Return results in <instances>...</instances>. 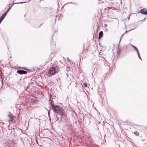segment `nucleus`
I'll use <instances>...</instances> for the list:
<instances>
[{
  "mask_svg": "<svg viewBox=\"0 0 147 147\" xmlns=\"http://www.w3.org/2000/svg\"><path fill=\"white\" fill-rule=\"evenodd\" d=\"M52 108L55 113L58 114L59 115H61L65 111L62 107H60L59 105H55L53 104Z\"/></svg>",
  "mask_w": 147,
  "mask_h": 147,
  "instance_id": "nucleus-1",
  "label": "nucleus"
},
{
  "mask_svg": "<svg viewBox=\"0 0 147 147\" xmlns=\"http://www.w3.org/2000/svg\"><path fill=\"white\" fill-rule=\"evenodd\" d=\"M59 71L58 69H57L55 67L52 66L50 67L48 73L49 74L53 76L58 73Z\"/></svg>",
  "mask_w": 147,
  "mask_h": 147,
  "instance_id": "nucleus-2",
  "label": "nucleus"
},
{
  "mask_svg": "<svg viewBox=\"0 0 147 147\" xmlns=\"http://www.w3.org/2000/svg\"><path fill=\"white\" fill-rule=\"evenodd\" d=\"M90 114H87V115H85L83 116V119L84 121H85L86 123H87L90 124Z\"/></svg>",
  "mask_w": 147,
  "mask_h": 147,
  "instance_id": "nucleus-3",
  "label": "nucleus"
},
{
  "mask_svg": "<svg viewBox=\"0 0 147 147\" xmlns=\"http://www.w3.org/2000/svg\"><path fill=\"white\" fill-rule=\"evenodd\" d=\"M61 119H63L64 120V122L67 123L69 121V120L68 117L67 116L66 113L65 111L63 113H62L61 115Z\"/></svg>",
  "mask_w": 147,
  "mask_h": 147,
  "instance_id": "nucleus-4",
  "label": "nucleus"
},
{
  "mask_svg": "<svg viewBox=\"0 0 147 147\" xmlns=\"http://www.w3.org/2000/svg\"><path fill=\"white\" fill-rule=\"evenodd\" d=\"M50 132H51V131L49 129H45L43 130L42 133H40V134L39 135L40 136V135L42 136V134L43 136H46L49 135Z\"/></svg>",
  "mask_w": 147,
  "mask_h": 147,
  "instance_id": "nucleus-5",
  "label": "nucleus"
},
{
  "mask_svg": "<svg viewBox=\"0 0 147 147\" xmlns=\"http://www.w3.org/2000/svg\"><path fill=\"white\" fill-rule=\"evenodd\" d=\"M17 73L20 75L26 74L27 73V71L24 70H18L17 71Z\"/></svg>",
  "mask_w": 147,
  "mask_h": 147,
  "instance_id": "nucleus-6",
  "label": "nucleus"
},
{
  "mask_svg": "<svg viewBox=\"0 0 147 147\" xmlns=\"http://www.w3.org/2000/svg\"><path fill=\"white\" fill-rule=\"evenodd\" d=\"M140 13L142 14L147 15V9L145 8L142 9L140 10Z\"/></svg>",
  "mask_w": 147,
  "mask_h": 147,
  "instance_id": "nucleus-7",
  "label": "nucleus"
},
{
  "mask_svg": "<svg viewBox=\"0 0 147 147\" xmlns=\"http://www.w3.org/2000/svg\"><path fill=\"white\" fill-rule=\"evenodd\" d=\"M117 50V55L119 56L120 55L121 52V48L119 46L118 47V48Z\"/></svg>",
  "mask_w": 147,
  "mask_h": 147,
  "instance_id": "nucleus-8",
  "label": "nucleus"
},
{
  "mask_svg": "<svg viewBox=\"0 0 147 147\" xmlns=\"http://www.w3.org/2000/svg\"><path fill=\"white\" fill-rule=\"evenodd\" d=\"M98 94L99 95V96H100V97L102 99V97L103 95H104L105 94V93L104 91L102 92H100V91H99L98 92Z\"/></svg>",
  "mask_w": 147,
  "mask_h": 147,
  "instance_id": "nucleus-9",
  "label": "nucleus"
},
{
  "mask_svg": "<svg viewBox=\"0 0 147 147\" xmlns=\"http://www.w3.org/2000/svg\"><path fill=\"white\" fill-rule=\"evenodd\" d=\"M9 117L10 119V121L11 122H13L14 120V118L12 115H9Z\"/></svg>",
  "mask_w": 147,
  "mask_h": 147,
  "instance_id": "nucleus-10",
  "label": "nucleus"
},
{
  "mask_svg": "<svg viewBox=\"0 0 147 147\" xmlns=\"http://www.w3.org/2000/svg\"><path fill=\"white\" fill-rule=\"evenodd\" d=\"M28 101L29 102H30L31 103H35L36 102V100L31 99V98L29 99Z\"/></svg>",
  "mask_w": 147,
  "mask_h": 147,
  "instance_id": "nucleus-11",
  "label": "nucleus"
},
{
  "mask_svg": "<svg viewBox=\"0 0 147 147\" xmlns=\"http://www.w3.org/2000/svg\"><path fill=\"white\" fill-rule=\"evenodd\" d=\"M103 35V32L102 31H100L99 34L98 38L99 39Z\"/></svg>",
  "mask_w": 147,
  "mask_h": 147,
  "instance_id": "nucleus-12",
  "label": "nucleus"
},
{
  "mask_svg": "<svg viewBox=\"0 0 147 147\" xmlns=\"http://www.w3.org/2000/svg\"><path fill=\"white\" fill-rule=\"evenodd\" d=\"M7 14H6V13H4L3 14H2L1 16V18L3 19L5 16H6Z\"/></svg>",
  "mask_w": 147,
  "mask_h": 147,
  "instance_id": "nucleus-13",
  "label": "nucleus"
},
{
  "mask_svg": "<svg viewBox=\"0 0 147 147\" xmlns=\"http://www.w3.org/2000/svg\"><path fill=\"white\" fill-rule=\"evenodd\" d=\"M35 82L32 79L30 81V82L29 83V84L31 85H33L34 84Z\"/></svg>",
  "mask_w": 147,
  "mask_h": 147,
  "instance_id": "nucleus-14",
  "label": "nucleus"
},
{
  "mask_svg": "<svg viewBox=\"0 0 147 147\" xmlns=\"http://www.w3.org/2000/svg\"><path fill=\"white\" fill-rule=\"evenodd\" d=\"M99 57H100L102 58L103 59H104L105 60V58H104V57L103 56V55L102 54H99Z\"/></svg>",
  "mask_w": 147,
  "mask_h": 147,
  "instance_id": "nucleus-15",
  "label": "nucleus"
},
{
  "mask_svg": "<svg viewBox=\"0 0 147 147\" xmlns=\"http://www.w3.org/2000/svg\"><path fill=\"white\" fill-rule=\"evenodd\" d=\"M134 134L135 135L137 136H138L139 135V133L137 131L134 132Z\"/></svg>",
  "mask_w": 147,
  "mask_h": 147,
  "instance_id": "nucleus-16",
  "label": "nucleus"
},
{
  "mask_svg": "<svg viewBox=\"0 0 147 147\" xmlns=\"http://www.w3.org/2000/svg\"><path fill=\"white\" fill-rule=\"evenodd\" d=\"M11 9V7H9L8 9L5 12L6 13V14H7V13Z\"/></svg>",
  "mask_w": 147,
  "mask_h": 147,
  "instance_id": "nucleus-17",
  "label": "nucleus"
},
{
  "mask_svg": "<svg viewBox=\"0 0 147 147\" xmlns=\"http://www.w3.org/2000/svg\"><path fill=\"white\" fill-rule=\"evenodd\" d=\"M26 3V2H18V3H14L13 4V5L15 4H22V3Z\"/></svg>",
  "mask_w": 147,
  "mask_h": 147,
  "instance_id": "nucleus-18",
  "label": "nucleus"
},
{
  "mask_svg": "<svg viewBox=\"0 0 147 147\" xmlns=\"http://www.w3.org/2000/svg\"><path fill=\"white\" fill-rule=\"evenodd\" d=\"M130 45L134 49L136 50L137 49V48L134 45H133L131 44Z\"/></svg>",
  "mask_w": 147,
  "mask_h": 147,
  "instance_id": "nucleus-19",
  "label": "nucleus"
},
{
  "mask_svg": "<svg viewBox=\"0 0 147 147\" xmlns=\"http://www.w3.org/2000/svg\"><path fill=\"white\" fill-rule=\"evenodd\" d=\"M83 86H84V87H87V83H84L83 84Z\"/></svg>",
  "mask_w": 147,
  "mask_h": 147,
  "instance_id": "nucleus-20",
  "label": "nucleus"
},
{
  "mask_svg": "<svg viewBox=\"0 0 147 147\" xmlns=\"http://www.w3.org/2000/svg\"><path fill=\"white\" fill-rule=\"evenodd\" d=\"M136 28H133V29H131V30H129V31H130L132 30H134V29H135ZM127 32H128V31H125V33H127Z\"/></svg>",
  "mask_w": 147,
  "mask_h": 147,
  "instance_id": "nucleus-21",
  "label": "nucleus"
},
{
  "mask_svg": "<svg viewBox=\"0 0 147 147\" xmlns=\"http://www.w3.org/2000/svg\"><path fill=\"white\" fill-rule=\"evenodd\" d=\"M5 123H4L3 122H0V125L3 126V125L5 124Z\"/></svg>",
  "mask_w": 147,
  "mask_h": 147,
  "instance_id": "nucleus-22",
  "label": "nucleus"
},
{
  "mask_svg": "<svg viewBox=\"0 0 147 147\" xmlns=\"http://www.w3.org/2000/svg\"><path fill=\"white\" fill-rule=\"evenodd\" d=\"M58 20H59V19L60 18H61V17L62 16L61 15H58Z\"/></svg>",
  "mask_w": 147,
  "mask_h": 147,
  "instance_id": "nucleus-23",
  "label": "nucleus"
},
{
  "mask_svg": "<svg viewBox=\"0 0 147 147\" xmlns=\"http://www.w3.org/2000/svg\"><path fill=\"white\" fill-rule=\"evenodd\" d=\"M30 85H31L29 84H28V86L26 87L27 89H28V88H29L30 87Z\"/></svg>",
  "mask_w": 147,
  "mask_h": 147,
  "instance_id": "nucleus-24",
  "label": "nucleus"
},
{
  "mask_svg": "<svg viewBox=\"0 0 147 147\" xmlns=\"http://www.w3.org/2000/svg\"><path fill=\"white\" fill-rule=\"evenodd\" d=\"M136 53H137V54H138V53H139V51L138 49H136Z\"/></svg>",
  "mask_w": 147,
  "mask_h": 147,
  "instance_id": "nucleus-25",
  "label": "nucleus"
},
{
  "mask_svg": "<svg viewBox=\"0 0 147 147\" xmlns=\"http://www.w3.org/2000/svg\"><path fill=\"white\" fill-rule=\"evenodd\" d=\"M20 68H21V69H24L25 70H27V68H26V67H20Z\"/></svg>",
  "mask_w": 147,
  "mask_h": 147,
  "instance_id": "nucleus-26",
  "label": "nucleus"
},
{
  "mask_svg": "<svg viewBox=\"0 0 147 147\" xmlns=\"http://www.w3.org/2000/svg\"><path fill=\"white\" fill-rule=\"evenodd\" d=\"M143 147H147V144H145L144 145Z\"/></svg>",
  "mask_w": 147,
  "mask_h": 147,
  "instance_id": "nucleus-27",
  "label": "nucleus"
},
{
  "mask_svg": "<svg viewBox=\"0 0 147 147\" xmlns=\"http://www.w3.org/2000/svg\"><path fill=\"white\" fill-rule=\"evenodd\" d=\"M125 34V33H124L121 36V39L120 40V42L121 40V39H122L123 36Z\"/></svg>",
  "mask_w": 147,
  "mask_h": 147,
  "instance_id": "nucleus-28",
  "label": "nucleus"
},
{
  "mask_svg": "<svg viewBox=\"0 0 147 147\" xmlns=\"http://www.w3.org/2000/svg\"><path fill=\"white\" fill-rule=\"evenodd\" d=\"M105 65L106 66H107V63H106V61H107L106 60H105Z\"/></svg>",
  "mask_w": 147,
  "mask_h": 147,
  "instance_id": "nucleus-29",
  "label": "nucleus"
},
{
  "mask_svg": "<svg viewBox=\"0 0 147 147\" xmlns=\"http://www.w3.org/2000/svg\"><path fill=\"white\" fill-rule=\"evenodd\" d=\"M3 19L1 17L0 18V21L2 22Z\"/></svg>",
  "mask_w": 147,
  "mask_h": 147,
  "instance_id": "nucleus-30",
  "label": "nucleus"
},
{
  "mask_svg": "<svg viewBox=\"0 0 147 147\" xmlns=\"http://www.w3.org/2000/svg\"><path fill=\"white\" fill-rule=\"evenodd\" d=\"M104 26L105 27H107V24H104Z\"/></svg>",
  "mask_w": 147,
  "mask_h": 147,
  "instance_id": "nucleus-31",
  "label": "nucleus"
},
{
  "mask_svg": "<svg viewBox=\"0 0 147 147\" xmlns=\"http://www.w3.org/2000/svg\"><path fill=\"white\" fill-rule=\"evenodd\" d=\"M138 57H139L140 56V53H138Z\"/></svg>",
  "mask_w": 147,
  "mask_h": 147,
  "instance_id": "nucleus-32",
  "label": "nucleus"
},
{
  "mask_svg": "<svg viewBox=\"0 0 147 147\" xmlns=\"http://www.w3.org/2000/svg\"><path fill=\"white\" fill-rule=\"evenodd\" d=\"M138 58H139V59H141L142 61V59H141V57H140V56L139 57H138Z\"/></svg>",
  "mask_w": 147,
  "mask_h": 147,
  "instance_id": "nucleus-33",
  "label": "nucleus"
},
{
  "mask_svg": "<svg viewBox=\"0 0 147 147\" xmlns=\"http://www.w3.org/2000/svg\"><path fill=\"white\" fill-rule=\"evenodd\" d=\"M146 19V18H144L143 20H141L140 21H144Z\"/></svg>",
  "mask_w": 147,
  "mask_h": 147,
  "instance_id": "nucleus-34",
  "label": "nucleus"
},
{
  "mask_svg": "<svg viewBox=\"0 0 147 147\" xmlns=\"http://www.w3.org/2000/svg\"><path fill=\"white\" fill-rule=\"evenodd\" d=\"M25 89L26 91H28L27 90L28 89H27L26 87V88Z\"/></svg>",
  "mask_w": 147,
  "mask_h": 147,
  "instance_id": "nucleus-35",
  "label": "nucleus"
},
{
  "mask_svg": "<svg viewBox=\"0 0 147 147\" xmlns=\"http://www.w3.org/2000/svg\"><path fill=\"white\" fill-rule=\"evenodd\" d=\"M42 24H40V26L38 27V28H40V26H41V25H42Z\"/></svg>",
  "mask_w": 147,
  "mask_h": 147,
  "instance_id": "nucleus-36",
  "label": "nucleus"
},
{
  "mask_svg": "<svg viewBox=\"0 0 147 147\" xmlns=\"http://www.w3.org/2000/svg\"><path fill=\"white\" fill-rule=\"evenodd\" d=\"M13 5H11V7H11H11H12V6H13Z\"/></svg>",
  "mask_w": 147,
  "mask_h": 147,
  "instance_id": "nucleus-37",
  "label": "nucleus"
},
{
  "mask_svg": "<svg viewBox=\"0 0 147 147\" xmlns=\"http://www.w3.org/2000/svg\"><path fill=\"white\" fill-rule=\"evenodd\" d=\"M111 129H113L112 127H111Z\"/></svg>",
  "mask_w": 147,
  "mask_h": 147,
  "instance_id": "nucleus-38",
  "label": "nucleus"
},
{
  "mask_svg": "<svg viewBox=\"0 0 147 147\" xmlns=\"http://www.w3.org/2000/svg\"><path fill=\"white\" fill-rule=\"evenodd\" d=\"M18 129H19L20 130H21V129H20L19 128H18Z\"/></svg>",
  "mask_w": 147,
  "mask_h": 147,
  "instance_id": "nucleus-39",
  "label": "nucleus"
},
{
  "mask_svg": "<svg viewBox=\"0 0 147 147\" xmlns=\"http://www.w3.org/2000/svg\"><path fill=\"white\" fill-rule=\"evenodd\" d=\"M106 136V135L105 134V136H104V138H105V137Z\"/></svg>",
  "mask_w": 147,
  "mask_h": 147,
  "instance_id": "nucleus-40",
  "label": "nucleus"
},
{
  "mask_svg": "<svg viewBox=\"0 0 147 147\" xmlns=\"http://www.w3.org/2000/svg\"><path fill=\"white\" fill-rule=\"evenodd\" d=\"M108 130L110 131V130H109V129L108 128Z\"/></svg>",
  "mask_w": 147,
  "mask_h": 147,
  "instance_id": "nucleus-41",
  "label": "nucleus"
},
{
  "mask_svg": "<svg viewBox=\"0 0 147 147\" xmlns=\"http://www.w3.org/2000/svg\"><path fill=\"white\" fill-rule=\"evenodd\" d=\"M31 0H29V1H31Z\"/></svg>",
  "mask_w": 147,
  "mask_h": 147,
  "instance_id": "nucleus-42",
  "label": "nucleus"
},
{
  "mask_svg": "<svg viewBox=\"0 0 147 147\" xmlns=\"http://www.w3.org/2000/svg\"><path fill=\"white\" fill-rule=\"evenodd\" d=\"M8 129H9V130H11L10 129H9V128Z\"/></svg>",
  "mask_w": 147,
  "mask_h": 147,
  "instance_id": "nucleus-43",
  "label": "nucleus"
},
{
  "mask_svg": "<svg viewBox=\"0 0 147 147\" xmlns=\"http://www.w3.org/2000/svg\"><path fill=\"white\" fill-rule=\"evenodd\" d=\"M129 17L128 18V19H129Z\"/></svg>",
  "mask_w": 147,
  "mask_h": 147,
  "instance_id": "nucleus-44",
  "label": "nucleus"
},
{
  "mask_svg": "<svg viewBox=\"0 0 147 147\" xmlns=\"http://www.w3.org/2000/svg\"><path fill=\"white\" fill-rule=\"evenodd\" d=\"M57 16H56V17H57Z\"/></svg>",
  "mask_w": 147,
  "mask_h": 147,
  "instance_id": "nucleus-45",
  "label": "nucleus"
}]
</instances>
